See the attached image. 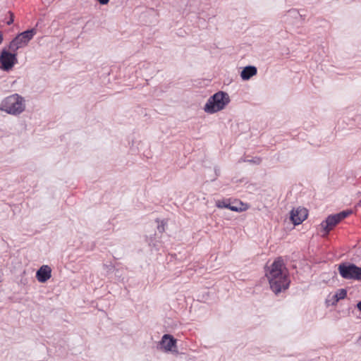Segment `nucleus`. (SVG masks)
<instances>
[{
	"label": "nucleus",
	"instance_id": "b1692460",
	"mask_svg": "<svg viewBox=\"0 0 361 361\" xmlns=\"http://www.w3.org/2000/svg\"><path fill=\"white\" fill-rule=\"evenodd\" d=\"M149 245H151V243H149ZM152 245L153 246H155V245H155V243H152Z\"/></svg>",
	"mask_w": 361,
	"mask_h": 361
},
{
	"label": "nucleus",
	"instance_id": "a211bd4d",
	"mask_svg": "<svg viewBox=\"0 0 361 361\" xmlns=\"http://www.w3.org/2000/svg\"><path fill=\"white\" fill-rule=\"evenodd\" d=\"M98 1L101 4H103V5L106 4L109 1V0H98Z\"/></svg>",
	"mask_w": 361,
	"mask_h": 361
},
{
	"label": "nucleus",
	"instance_id": "aec40b11",
	"mask_svg": "<svg viewBox=\"0 0 361 361\" xmlns=\"http://www.w3.org/2000/svg\"><path fill=\"white\" fill-rule=\"evenodd\" d=\"M357 308L361 312V302H358L357 305Z\"/></svg>",
	"mask_w": 361,
	"mask_h": 361
},
{
	"label": "nucleus",
	"instance_id": "ddd939ff",
	"mask_svg": "<svg viewBox=\"0 0 361 361\" xmlns=\"http://www.w3.org/2000/svg\"><path fill=\"white\" fill-rule=\"evenodd\" d=\"M286 18L288 19H294L298 20L301 18V15L297 9H290L286 13Z\"/></svg>",
	"mask_w": 361,
	"mask_h": 361
},
{
	"label": "nucleus",
	"instance_id": "6ab92c4d",
	"mask_svg": "<svg viewBox=\"0 0 361 361\" xmlns=\"http://www.w3.org/2000/svg\"><path fill=\"white\" fill-rule=\"evenodd\" d=\"M247 161L254 162V163H255L257 164H259L260 163V159H257V160H247Z\"/></svg>",
	"mask_w": 361,
	"mask_h": 361
},
{
	"label": "nucleus",
	"instance_id": "f3484780",
	"mask_svg": "<svg viewBox=\"0 0 361 361\" xmlns=\"http://www.w3.org/2000/svg\"><path fill=\"white\" fill-rule=\"evenodd\" d=\"M9 15H10V19H8V20L7 21V24L8 25H11L13 23V20H14V16H13V13H11V12H9Z\"/></svg>",
	"mask_w": 361,
	"mask_h": 361
},
{
	"label": "nucleus",
	"instance_id": "2eb2a0df",
	"mask_svg": "<svg viewBox=\"0 0 361 361\" xmlns=\"http://www.w3.org/2000/svg\"><path fill=\"white\" fill-rule=\"evenodd\" d=\"M347 295V291L345 289H340L337 291V293L335 295V298H336V300L344 299Z\"/></svg>",
	"mask_w": 361,
	"mask_h": 361
},
{
	"label": "nucleus",
	"instance_id": "dca6fc26",
	"mask_svg": "<svg viewBox=\"0 0 361 361\" xmlns=\"http://www.w3.org/2000/svg\"><path fill=\"white\" fill-rule=\"evenodd\" d=\"M352 213L351 210L343 211L338 214H336L337 218L341 221L342 219L346 218L348 215Z\"/></svg>",
	"mask_w": 361,
	"mask_h": 361
},
{
	"label": "nucleus",
	"instance_id": "6e6552de",
	"mask_svg": "<svg viewBox=\"0 0 361 361\" xmlns=\"http://www.w3.org/2000/svg\"><path fill=\"white\" fill-rule=\"evenodd\" d=\"M290 217L294 225H299L307 219V210L300 207L293 209Z\"/></svg>",
	"mask_w": 361,
	"mask_h": 361
},
{
	"label": "nucleus",
	"instance_id": "9b49d317",
	"mask_svg": "<svg viewBox=\"0 0 361 361\" xmlns=\"http://www.w3.org/2000/svg\"><path fill=\"white\" fill-rule=\"evenodd\" d=\"M160 344L165 351H172L173 348L176 347V340L169 334H164Z\"/></svg>",
	"mask_w": 361,
	"mask_h": 361
},
{
	"label": "nucleus",
	"instance_id": "f257e3e1",
	"mask_svg": "<svg viewBox=\"0 0 361 361\" xmlns=\"http://www.w3.org/2000/svg\"><path fill=\"white\" fill-rule=\"evenodd\" d=\"M265 276L271 290L276 294L286 290L290 286L288 271L282 257H277L271 263L267 264Z\"/></svg>",
	"mask_w": 361,
	"mask_h": 361
},
{
	"label": "nucleus",
	"instance_id": "20e7f679",
	"mask_svg": "<svg viewBox=\"0 0 361 361\" xmlns=\"http://www.w3.org/2000/svg\"><path fill=\"white\" fill-rule=\"evenodd\" d=\"M36 33V30L32 28L18 34L9 44L10 51L16 52L18 49L26 47Z\"/></svg>",
	"mask_w": 361,
	"mask_h": 361
},
{
	"label": "nucleus",
	"instance_id": "f8f14e48",
	"mask_svg": "<svg viewBox=\"0 0 361 361\" xmlns=\"http://www.w3.org/2000/svg\"><path fill=\"white\" fill-rule=\"evenodd\" d=\"M257 70L255 66H248L245 67L240 73V77L243 80H248L252 77L257 75Z\"/></svg>",
	"mask_w": 361,
	"mask_h": 361
},
{
	"label": "nucleus",
	"instance_id": "423d86ee",
	"mask_svg": "<svg viewBox=\"0 0 361 361\" xmlns=\"http://www.w3.org/2000/svg\"><path fill=\"white\" fill-rule=\"evenodd\" d=\"M17 54L16 52H9L8 51L2 50L0 55V68L5 71L12 69L16 63H17Z\"/></svg>",
	"mask_w": 361,
	"mask_h": 361
},
{
	"label": "nucleus",
	"instance_id": "412c9836",
	"mask_svg": "<svg viewBox=\"0 0 361 361\" xmlns=\"http://www.w3.org/2000/svg\"><path fill=\"white\" fill-rule=\"evenodd\" d=\"M2 41H3V36H2L1 32H0V44L2 43Z\"/></svg>",
	"mask_w": 361,
	"mask_h": 361
},
{
	"label": "nucleus",
	"instance_id": "4468645a",
	"mask_svg": "<svg viewBox=\"0 0 361 361\" xmlns=\"http://www.w3.org/2000/svg\"><path fill=\"white\" fill-rule=\"evenodd\" d=\"M167 225V221L165 219L157 220V229L159 233H163Z\"/></svg>",
	"mask_w": 361,
	"mask_h": 361
},
{
	"label": "nucleus",
	"instance_id": "7ed1b4c3",
	"mask_svg": "<svg viewBox=\"0 0 361 361\" xmlns=\"http://www.w3.org/2000/svg\"><path fill=\"white\" fill-rule=\"evenodd\" d=\"M230 102L228 93L219 91L211 96L204 106V111L207 114H214L223 110Z\"/></svg>",
	"mask_w": 361,
	"mask_h": 361
},
{
	"label": "nucleus",
	"instance_id": "f03ea898",
	"mask_svg": "<svg viewBox=\"0 0 361 361\" xmlns=\"http://www.w3.org/2000/svg\"><path fill=\"white\" fill-rule=\"evenodd\" d=\"M27 108V101L22 95L14 93L4 97L0 102V111L7 114L18 116Z\"/></svg>",
	"mask_w": 361,
	"mask_h": 361
},
{
	"label": "nucleus",
	"instance_id": "1a4fd4ad",
	"mask_svg": "<svg viewBox=\"0 0 361 361\" xmlns=\"http://www.w3.org/2000/svg\"><path fill=\"white\" fill-rule=\"evenodd\" d=\"M215 204L218 208H220V209L226 208V209H229L231 211L238 212L245 211L248 208L247 205L245 204H243L242 202H239V207H233L229 202L228 200H216Z\"/></svg>",
	"mask_w": 361,
	"mask_h": 361
},
{
	"label": "nucleus",
	"instance_id": "4be33fe9",
	"mask_svg": "<svg viewBox=\"0 0 361 361\" xmlns=\"http://www.w3.org/2000/svg\"><path fill=\"white\" fill-rule=\"evenodd\" d=\"M231 205L233 206V207H239V202H238L235 204H231Z\"/></svg>",
	"mask_w": 361,
	"mask_h": 361
},
{
	"label": "nucleus",
	"instance_id": "0eeeda50",
	"mask_svg": "<svg viewBox=\"0 0 361 361\" xmlns=\"http://www.w3.org/2000/svg\"><path fill=\"white\" fill-rule=\"evenodd\" d=\"M340 222L336 214L329 215L317 227L318 233L324 237Z\"/></svg>",
	"mask_w": 361,
	"mask_h": 361
},
{
	"label": "nucleus",
	"instance_id": "39448f33",
	"mask_svg": "<svg viewBox=\"0 0 361 361\" xmlns=\"http://www.w3.org/2000/svg\"><path fill=\"white\" fill-rule=\"evenodd\" d=\"M338 269L340 275L345 279L361 280V267L354 264L342 263L338 266Z\"/></svg>",
	"mask_w": 361,
	"mask_h": 361
},
{
	"label": "nucleus",
	"instance_id": "9d476101",
	"mask_svg": "<svg viewBox=\"0 0 361 361\" xmlns=\"http://www.w3.org/2000/svg\"><path fill=\"white\" fill-rule=\"evenodd\" d=\"M51 276V269L47 265H42L36 273V278L40 283H45Z\"/></svg>",
	"mask_w": 361,
	"mask_h": 361
},
{
	"label": "nucleus",
	"instance_id": "5701e85b",
	"mask_svg": "<svg viewBox=\"0 0 361 361\" xmlns=\"http://www.w3.org/2000/svg\"><path fill=\"white\" fill-rule=\"evenodd\" d=\"M357 206L358 207H361V200L359 201V202L357 203Z\"/></svg>",
	"mask_w": 361,
	"mask_h": 361
}]
</instances>
